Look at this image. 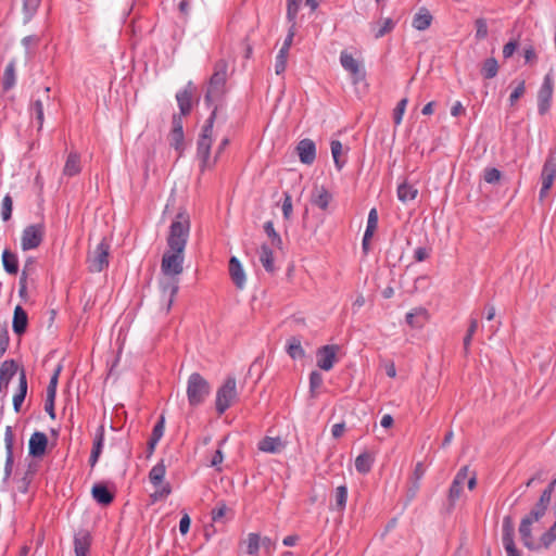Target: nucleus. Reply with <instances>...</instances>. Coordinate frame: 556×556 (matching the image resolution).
<instances>
[{
	"label": "nucleus",
	"mask_w": 556,
	"mask_h": 556,
	"mask_svg": "<svg viewBox=\"0 0 556 556\" xmlns=\"http://www.w3.org/2000/svg\"><path fill=\"white\" fill-rule=\"evenodd\" d=\"M18 374V389L15 395L13 396V408L16 413L21 412V407L26 397L28 388L25 369L22 368Z\"/></svg>",
	"instance_id": "393cba45"
},
{
	"label": "nucleus",
	"mask_w": 556,
	"mask_h": 556,
	"mask_svg": "<svg viewBox=\"0 0 556 556\" xmlns=\"http://www.w3.org/2000/svg\"><path fill=\"white\" fill-rule=\"evenodd\" d=\"M229 275L231 277L232 282L239 289H242L245 285V274L242 268L241 263L236 256H231L229 260Z\"/></svg>",
	"instance_id": "b1692460"
},
{
	"label": "nucleus",
	"mask_w": 556,
	"mask_h": 556,
	"mask_svg": "<svg viewBox=\"0 0 556 556\" xmlns=\"http://www.w3.org/2000/svg\"><path fill=\"white\" fill-rule=\"evenodd\" d=\"M260 262L267 273L275 271L274 253L267 244H262L260 249Z\"/></svg>",
	"instance_id": "473e14b6"
},
{
	"label": "nucleus",
	"mask_w": 556,
	"mask_h": 556,
	"mask_svg": "<svg viewBox=\"0 0 556 556\" xmlns=\"http://www.w3.org/2000/svg\"><path fill=\"white\" fill-rule=\"evenodd\" d=\"M525 92H526V80L521 79L517 83L516 87L514 88V90L511 91V93L509 96V105L515 106L517 101L521 97H523Z\"/></svg>",
	"instance_id": "3c124183"
},
{
	"label": "nucleus",
	"mask_w": 556,
	"mask_h": 556,
	"mask_svg": "<svg viewBox=\"0 0 556 556\" xmlns=\"http://www.w3.org/2000/svg\"><path fill=\"white\" fill-rule=\"evenodd\" d=\"M541 174L547 175L554 179L556 178V156H555L554 150L549 151V153L544 162V165L542 167Z\"/></svg>",
	"instance_id": "a18cd8bd"
},
{
	"label": "nucleus",
	"mask_w": 556,
	"mask_h": 556,
	"mask_svg": "<svg viewBox=\"0 0 556 556\" xmlns=\"http://www.w3.org/2000/svg\"><path fill=\"white\" fill-rule=\"evenodd\" d=\"M281 447L279 438L265 437L258 442V450L265 453H278Z\"/></svg>",
	"instance_id": "e433bc0d"
},
{
	"label": "nucleus",
	"mask_w": 556,
	"mask_h": 556,
	"mask_svg": "<svg viewBox=\"0 0 556 556\" xmlns=\"http://www.w3.org/2000/svg\"><path fill=\"white\" fill-rule=\"evenodd\" d=\"M332 200L331 193L324 187H315L312 192L311 203L323 211H326Z\"/></svg>",
	"instance_id": "a878e982"
},
{
	"label": "nucleus",
	"mask_w": 556,
	"mask_h": 556,
	"mask_svg": "<svg viewBox=\"0 0 556 556\" xmlns=\"http://www.w3.org/2000/svg\"><path fill=\"white\" fill-rule=\"evenodd\" d=\"M339 349L340 348L337 344H329L319 348L317 351V366L325 371L331 370L337 361V353Z\"/></svg>",
	"instance_id": "9b49d317"
},
{
	"label": "nucleus",
	"mask_w": 556,
	"mask_h": 556,
	"mask_svg": "<svg viewBox=\"0 0 556 556\" xmlns=\"http://www.w3.org/2000/svg\"><path fill=\"white\" fill-rule=\"evenodd\" d=\"M476 25V39L482 40L488 36V24L486 21L482 17L477 18L475 22Z\"/></svg>",
	"instance_id": "bf43d9fd"
},
{
	"label": "nucleus",
	"mask_w": 556,
	"mask_h": 556,
	"mask_svg": "<svg viewBox=\"0 0 556 556\" xmlns=\"http://www.w3.org/2000/svg\"><path fill=\"white\" fill-rule=\"evenodd\" d=\"M478 327H479L478 319L470 318L469 327H468L467 332L463 340L464 353L466 356L469 354L472 337L476 333Z\"/></svg>",
	"instance_id": "c03bdc74"
},
{
	"label": "nucleus",
	"mask_w": 556,
	"mask_h": 556,
	"mask_svg": "<svg viewBox=\"0 0 556 556\" xmlns=\"http://www.w3.org/2000/svg\"><path fill=\"white\" fill-rule=\"evenodd\" d=\"M211 393L208 381L199 372H192L187 382V397L191 407L203 404Z\"/></svg>",
	"instance_id": "20e7f679"
},
{
	"label": "nucleus",
	"mask_w": 556,
	"mask_h": 556,
	"mask_svg": "<svg viewBox=\"0 0 556 556\" xmlns=\"http://www.w3.org/2000/svg\"><path fill=\"white\" fill-rule=\"evenodd\" d=\"M41 0H23L24 22H29L36 14Z\"/></svg>",
	"instance_id": "49530a36"
},
{
	"label": "nucleus",
	"mask_w": 556,
	"mask_h": 556,
	"mask_svg": "<svg viewBox=\"0 0 556 556\" xmlns=\"http://www.w3.org/2000/svg\"><path fill=\"white\" fill-rule=\"evenodd\" d=\"M332 500L334 504H330V509L343 513L348 502V486L345 484L337 486L332 493Z\"/></svg>",
	"instance_id": "c85d7f7f"
},
{
	"label": "nucleus",
	"mask_w": 556,
	"mask_h": 556,
	"mask_svg": "<svg viewBox=\"0 0 556 556\" xmlns=\"http://www.w3.org/2000/svg\"><path fill=\"white\" fill-rule=\"evenodd\" d=\"M30 112L35 115V118L38 123V130H41L43 121H45V114H43V104L41 100H35L30 104Z\"/></svg>",
	"instance_id": "09e8293b"
},
{
	"label": "nucleus",
	"mask_w": 556,
	"mask_h": 556,
	"mask_svg": "<svg viewBox=\"0 0 556 556\" xmlns=\"http://www.w3.org/2000/svg\"><path fill=\"white\" fill-rule=\"evenodd\" d=\"M4 441H5L7 457H5L3 480L7 481L12 475V469H13V464H14V455H13L14 434H13L12 428L10 426H8L5 429Z\"/></svg>",
	"instance_id": "6ab92c4d"
},
{
	"label": "nucleus",
	"mask_w": 556,
	"mask_h": 556,
	"mask_svg": "<svg viewBox=\"0 0 556 556\" xmlns=\"http://www.w3.org/2000/svg\"><path fill=\"white\" fill-rule=\"evenodd\" d=\"M194 89L193 84L189 81L182 90L176 93V100L180 111L179 115L181 117L189 115L192 110V96Z\"/></svg>",
	"instance_id": "dca6fc26"
},
{
	"label": "nucleus",
	"mask_w": 556,
	"mask_h": 556,
	"mask_svg": "<svg viewBox=\"0 0 556 556\" xmlns=\"http://www.w3.org/2000/svg\"><path fill=\"white\" fill-rule=\"evenodd\" d=\"M13 200L10 194H7L2 200L1 205V217L4 222H8L12 216Z\"/></svg>",
	"instance_id": "603ef678"
},
{
	"label": "nucleus",
	"mask_w": 556,
	"mask_h": 556,
	"mask_svg": "<svg viewBox=\"0 0 556 556\" xmlns=\"http://www.w3.org/2000/svg\"><path fill=\"white\" fill-rule=\"evenodd\" d=\"M417 188L407 182H403L397 187V198L402 202L412 201L417 197Z\"/></svg>",
	"instance_id": "ea45409f"
},
{
	"label": "nucleus",
	"mask_w": 556,
	"mask_h": 556,
	"mask_svg": "<svg viewBox=\"0 0 556 556\" xmlns=\"http://www.w3.org/2000/svg\"><path fill=\"white\" fill-rule=\"evenodd\" d=\"M464 485L459 484L458 482L453 481L450 490H448V503L451 506H454L456 501L459 500L462 492H463Z\"/></svg>",
	"instance_id": "5fc2aeb1"
},
{
	"label": "nucleus",
	"mask_w": 556,
	"mask_h": 556,
	"mask_svg": "<svg viewBox=\"0 0 556 556\" xmlns=\"http://www.w3.org/2000/svg\"><path fill=\"white\" fill-rule=\"evenodd\" d=\"M288 55H289L288 52L280 51V50H279L278 54L276 55L275 73L277 75H281L285 73V71L287 68Z\"/></svg>",
	"instance_id": "864d4df0"
},
{
	"label": "nucleus",
	"mask_w": 556,
	"mask_h": 556,
	"mask_svg": "<svg viewBox=\"0 0 556 556\" xmlns=\"http://www.w3.org/2000/svg\"><path fill=\"white\" fill-rule=\"evenodd\" d=\"M81 170L80 155L77 152H71L66 159L63 174L68 177L78 175Z\"/></svg>",
	"instance_id": "7c9ffc66"
},
{
	"label": "nucleus",
	"mask_w": 556,
	"mask_h": 556,
	"mask_svg": "<svg viewBox=\"0 0 556 556\" xmlns=\"http://www.w3.org/2000/svg\"><path fill=\"white\" fill-rule=\"evenodd\" d=\"M340 63L342 67L352 75L355 84L365 78V71L362 68L361 63L348 51L341 52Z\"/></svg>",
	"instance_id": "2eb2a0df"
},
{
	"label": "nucleus",
	"mask_w": 556,
	"mask_h": 556,
	"mask_svg": "<svg viewBox=\"0 0 556 556\" xmlns=\"http://www.w3.org/2000/svg\"><path fill=\"white\" fill-rule=\"evenodd\" d=\"M264 231L268 236V238L271 240V243L277 247L281 248L282 240L280 235L275 230L274 223L271 220H268L264 224Z\"/></svg>",
	"instance_id": "8fccbe9b"
},
{
	"label": "nucleus",
	"mask_w": 556,
	"mask_h": 556,
	"mask_svg": "<svg viewBox=\"0 0 556 556\" xmlns=\"http://www.w3.org/2000/svg\"><path fill=\"white\" fill-rule=\"evenodd\" d=\"M541 543L545 548H548L556 540V521L554 525L541 535Z\"/></svg>",
	"instance_id": "6e6d98bb"
},
{
	"label": "nucleus",
	"mask_w": 556,
	"mask_h": 556,
	"mask_svg": "<svg viewBox=\"0 0 556 556\" xmlns=\"http://www.w3.org/2000/svg\"><path fill=\"white\" fill-rule=\"evenodd\" d=\"M429 312L420 306L408 312L405 316V320L412 328L420 329L429 320Z\"/></svg>",
	"instance_id": "4be33fe9"
},
{
	"label": "nucleus",
	"mask_w": 556,
	"mask_h": 556,
	"mask_svg": "<svg viewBox=\"0 0 556 556\" xmlns=\"http://www.w3.org/2000/svg\"><path fill=\"white\" fill-rule=\"evenodd\" d=\"M296 151L303 164H312L316 157V146L311 139H303L298 143Z\"/></svg>",
	"instance_id": "412c9836"
},
{
	"label": "nucleus",
	"mask_w": 556,
	"mask_h": 556,
	"mask_svg": "<svg viewBox=\"0 0 556 556\" xmlns=\"http://www.w3.org/2000/svg\"><path fill=\"white\" fill-rule=\"evenodd\" d=\"M92 542L90 532L86 529H80L74 535V552L75 556H87Z\"/></svg>",
	"instance_id": "a211bd4d"
},
{
	"label": "nucleus",
	"mask_w": 556,
	"mask_h": 556,
	"mask_svg": "<svg viewBox=\"0 0 556 556\" xmlns=\"http://www.w3.org/2000/svg\"><path fill=\"white\" fill-rule=\"evenodd\" d=\"M48 437L46 433L36 431L31 434L28 442V454L31 457H42L47 451Z\"/></svg>",
	"instance_id": "f3484780"
},
{
	"label": "nucleus",
	"mask_w": 556,
	"mask_h": 556,
	"mask_svg": "<svg viewBox=\"0 0 556 556\" xmlns=\"http://www.w3.org/2000/svg\"><path fill=\"white\" fill-rule=\"evenodd\" d=\"M502 177L501 170L495 167H489L484 169L483 178L488 184H496Z\"/></svg>",
	"instance_id": "13d9d810"
},
{
	"label": "nucleus",
	"mask_w": 556,
	"mask_h": 556,
	"mask_svg": "<svg viewBox=\"0 0 556 556\" xmlns=\"http://www.w3.org/2000/svg\"><path fill=\"white\" fill-rule=\"evenodd\" d=\"M295 31H296V26L290 25V27L288 29L287 37L283 40V45L280 48V51H285V52L289 53L290 47L292 46L293 38L295 36Z\"/></svg>",
	"instance_id": "338daca9"
},
{
	"label": "nucleus",
	"mask_w": 556,
	"mask_h": 556,
	"mask_svg": "<svg viewBox=\"0 0 556 556\" xmlns=\"http://www.w3.org/2000/svg\"><path fill=\"white\" fill-rule=\"evenodd\" d=\"M282 214L286 219H290L292 214V197L289 192L283 193Z\"/></svg>",
	"instance_id": "69168bd1"
},
{
	"label": "nucleus",
	"mask_w": 556,
	"mask_h": 556,
	"mask_svg": "<svg viewBox=\"0 0 556 556\" xmlns=\"http://www.w3.org/2000/svg\"><path fill=\"white\" fill-rule=\"evenodd\" d=\"M14 85H15V61L12 60L9 62V64L7 65V67L4 70V73H3L2 89H3V91H9L10 89L13 88Z\"/></svg>",
	"instance_id": "4c0bfd02"
},
{
	"label": "nucleus",
	"mask_w": 556,
	"mask_h": 556,
	"mask_svg": "<svg viewBox=\"0 0 556 556\" xmlns=\"http://www.w3.org/2000/svg\"><path fill=\"white\" fill-rule=\"evenodd\" d=\"M303 0H287V20L296 26V16Z\"/></svg>",
	"instance_id": "de8ad7c7"
},
{
	"label": "nucleus",
	"mask_w": 556,
	"mask_h": 556,
	"mask_svg": "<svg viewBox=\"0 0 556 556\" xmlns=\"http://www.w3.org/2000/svg\"><path fill=\"white\" fill-rule=\"evenodd\" d=\"M218 106L214 105L213 111L211 112L208 118L205 122V125L202 128V131L199 136L197 143V156L201 161V170L203 172L205 168L212 167L216 162L223 151L228 147L229 139L224 138L216 150V154L213 161H211V147L213 143V126L217 115Z\"/></svg>",
	"instance_id": "f03ea898"
},
{
	"label": "nucleus",
	"mask_w": 556,
	"mask_h": 556,
	"mask_svg": "<svg viewBox=\"0 0 556 556\" xmlns=\"http://www.w3.org/2000/svg\"><path fill=\"white\" fill-rule=\"evenodd\" d=\"M237 381L233 376H228L216 392L215 408L218 415H223L237 399Z\"/></svg>",
	"instance_id": "39448f33"
},
{
	"label": "nucleus",
	"mask_w": 556,
	"mask_h": 556,
	"mask_svg": "<svg viewBox=\"0 0 556 556\" xmlns=\"http://www.w3.org/2000/svg\"><path fill=\"white\" fill-rule=\"evenodd\" d=\"M2 263L4 270L10 275H16L18 271V260L15 253L5 249L2 253Z\"/></svg>",
	"instance_id": "2f4dec72"
},
{
	"label": "nucleus",
	"mask_w": 556,
	"mask_h": 556,
	"mask_svg": "<svg viewBox=\"0 0 556 556\" xmlns=\"http://www.w3.org/2000/svg\"><path fill=\"white\" fill-rule=\"evenodd\" d=\"M556 485V479L553 480L542 492L538 503L530 510L528 515H526L531 520L539 521L546 513L547 507L551 503L552 494L554 492Z\"/></svg>",
	"instance_id": "1a4fd4ad"
},
{
	"label": "nucleus",
	"mask_w": 556,
	"mask_h": 556,
	"mask_svg": "<svg viewBox=\"0 0 556 556\" xmlns=\"http://www.w3.org/2000/svg\"><path fill=\"white\" fill-rule=\"evenodd\" d=\"M10 344V334L7 327L0 329V358L4 355Z\"/></svg>",
	"instance_id": "0e129e2a"
},
{
	"label": "nucleus",
	"mask_w": 556,
	"mask_h": 556,
	"mask_svg": "<svg viewBox=\"0 0 556 556\" xmlns=\"http://www.w3.org/2000/svg\"><path fill=\"white\" fill-rule=\"evenodd\" d=\"M18 371V364L15 359H5L0 365V394L7 395L9 383Z\"/></svg>",
	"instance_id": "4468645a"
},
{
	"label": "nucleus",
	"mask_w": 556,
	"mask_h": 556,
	"mask_svg": "<svg viewBox=\"0 0 556 556\" xmlns=\"http://www.w3.org/2000/svg\"><path fill=\"white\" fill-rule=\"evenodd\" d=\"M228 510L227 505L224 501L217 503L216 507L212 510V520L218 522L226 515Z\"/></svg>",
	"instance_id": "052dcab7"
},
{
	"label": "nucleus",
	"mask_w": 556,
	"mask_h": 556,
	"mask_svg": "<svg viewBox=\"0 0 556 556\" xmlns=\"http://www.w3.org/2000/svg\"><path fill=\"white\" fill-rule=\"evenodd\" d=\"M28 326L27 312L21 306L16 305L13 313L12 328L15 334L23 336Z\"/></svg>",
	"instance_id": "5701e85b"
},
{
	"label": "nucleus",
	"mask_w": 556,
	"mask_h": 556,
	"mask_svg": "<svg viewBox=\"0 0 556 556\" xmlns=\"http://www.w3.org/2000/svg\"><path fill=\"white\" fill-rule=\"evenodd\" d=\"M374 463L372 456L368 452L359 454L355 459V468L359 473H368Z\"/></svg>",
	"instance_id": "58836bf2"
},
{
	"label": "nucleus",
	"mask_w": 556,
	"mask_h": 556,
	"mask_svg": "<svg viewBox=\"0 0 556 556\" xmlns=\"http://www.w3.org/2000/svg\"><path fill=\"white\" fill-rule=\"evenodd\" d=\"M406 105H407V99L406 98L402 99L396 104V108L394 109V113H393V121H394V123L396 125L401 124L402 118H403V114H404L405 109H406Z\"/></svg>",
	"instance_id": "e2e57ef3"
},
{
	"label": "nucleus",
	"mask_w": 556,
	"mask_h": 556,
	"mask_svg": "<svg viewBox=\"0 0 556 556\" xmlns=\"http://www.w3.org/2000/svg\"><path fill=\"white\" fill-rule=\"evenodd\" d=\"M324 378L323 375L316 370L312 371L309 375V391L314 393L317 389H319L323 384Z\"/></svg>",
	"instance_id": "680f3d73"
},
{
	"label": "nucleus",
	"mask_w": 556,
	"mask_h": 556,
	"mask_svg": "<svg viewBox=\"0 0 556 556\" xmlns=\"http://www.w3.org/2000/svg\"><path fill=\"white\" fill-rule=\"evenodd\" d=\"M534 521L525 516L521 519L520 526H519V534L521 538V541L523 545L529 549H535L536 546L534 544L533 538H532V531L531 526Z\"/></svg>",
	"instance_id": "cd10ccee"
},
{
	"label": "nucleus",
	"mask_w": 556,
	"mask_h": 556,
	"mask_svg": "<svg viewBox=\"0 0 556 556\" xmlns=\"http://www.w3.org/2000/svg\"><path fill=\"white\" fill-rule=\"evenodd\" d=\"M243 544L245 545L247 554L255 556L261 547V536L257 533H249Z\"/></svg>",
	"instance_id": "37998d69"
},
{
	"label": "nucleus",
	"mask_w": 556,
	"mask_h": 556,
	"mask_svg": "<svg viewBox=\"0 0 556 556\" xmlns=\"http://www.w3.org/2000/svg\"><path fill=\"white\" fill-rule=\"evenodd\" d=\"M396 22L391 17L380 18L378 22L370 24L371 30L374 31V37L376 39L382 38L383 36L390 34L394 27Z\"/></svg>",
	"instance_id": "c756f323"
},
{
	"label": "nucleus",
	"mask_w": 556,
	"mask_h": 556,
	"mask_svg": "<svg viewBox=\"0 0 556 556\" xmlns=\"http://www.w3.org/2000/svg\"><path fill=\"white\" fill-rule=\"evenodd\" d=\"M554 92V79L548 73L544 76L543 83L538 91V112L540 115H545L551 106Z\"/></svg>",
	"instance_id": "0eeeda50"
},
{
	"label": "nucleus",
	"mask_w": 556,
	"mask_h": 556,
	"mask_svg": "<svg viewBox=\"0 0 556 556\" xmlns=\"http://www.w3.org/2000/svg\"><path fill=\"white\" fill-rule=\"evenodd\" d=\"M331 154L333 157L334 165L338 170H341L346 163L345 159H342V143L339 140H332L330 142Z\"/></svg>",
	"instance_id": "a19ab883"
},
{
	"label": "nucleus",
	"mask_w": 556,
	"mask_h": 556,
	"mask_svg": "<svg viewBox=\"0 0 556 556\" xmlns=\"http://www.w3.org/2000/svg\"><path fill=\"white\" fill-rule=\"evenodd\" d=\"M103 444H104V427L100 426L97 429V432L94 434L92 450H91L90 457H89V464L91 467H94L96 464L98 463L99 457L103 450Z\"/></svg>",
	"instance_id": "bb28decb"
},
{
	"label": "nucleus",
	"mask_w": 556,
	"mask_h": 556,
	"mask_svg": "<svg viewBox=\"0 0 556 556\" xmlns=\"http://www.w3.org/2000/svg\"><path fill=\"white\" fill-rule=\"evenodd\" d=\"M165 472L166 466L164 464V460L161 459L156 465L152 467V469L149 472L150 482L155 486L160 485L164 480Z\"/></svg>",
	"instance_id": "c9c22d12"
},
{
	"label": "nucleus",
	"mask_w": 556,
	"mask_h": 556,
	"mask_svg": "<svg viewBox=\"0 0 556 556\" xmlns=\"http://www.w3.org/2000/svg\"><path fill=\"white\" fill-rule=\"evenodd\" d=\"M480 73L484 79H492L498 73V63L495 58H488L481 65Z\"/></svg>",
	"instance_id": "f704fd0d"
},
{
	"label": "nucleus",
	"mask_w": 556,
	"mask_h": 556,
	"mask_svg": "<svg viewBox=\"0 0 556 556\" xmlns=\"http://www.w3.org/2000/svg\"><path fill=\"white\" fill-rule=\"evenodd\" d=\"M287 353L292 359L301 358L304 356L305 352L299 338L292 337L288 340Z\"/></svg>",
	"instance_id": "79ce46f5"
},
{
	"label": "nucleus",
	"mask_w": 556,
	"mask_h": 556,
	"mask_svg": "<svg viewBox=\"0 0 556 556\" xmlns=\"http://www.w3.org/2000/svg\"><path fill=\"white\" fill-rule=\"evenodd\" d=\"M45 235V227L41 224L27 226L22 233V249L24 251L38 248Z\"/></svg>",
	"instance_id": "6e6552de"
},
{
	"label": "nucleus",
	"mask_w": 556,
	"mask_h": 556,
	"mask_svg": "<svg viewBox=\"0 0 556 556\" xmlns=\"http://www.w3.org/2000/svg\"><path fill=\"white\" fill-rule=\"evenodd\" d=\"M162 296L166 298V312H169L179 290V277L164 276L159 282Z\"/></svg>",
	"instance_id": "ddd939ff"
},
{
	"label": "nucleus",
	"mask_w": 556,
	"mask_h": 556,
	"mask_svg": "<svg viewBox=\"0 0 556 556\" xmlns=\"http://www.w3.org/2000/svg\"><path fill=\"white\" fill-rule=\"evenodd\" d=\"M110 243L103 238L92 252L88 253L87 265L90 273H101L109 266Z\"/></svg>",
	"instance_id": "423d86ee"
},
{
	"label": "nucleus",
	"mask_w": 556,
	"mask_h": 556,
	"mask_svg": "<svg viewBox=\"0 0 556 556\" xmlns=\"http://www.w3.org/2000/svg\"><path fill=\"white\" fill-rule=\"evenodd\" d=\"M515 527L511 516H505L502 526V541L508 556H521L514 542Z\"/></svg>",
	"instance_id": "9d476101"
},
{
	"label": "nucleus",
	"mask_w": 556,
	"mask_h": 556,
	"mask_svg": "<svg viewBox=\"0 0 556 556\" xmlns=\"http://www.w3.org/2000/svg\"><path fill=\"white\" fill-rule=\"evenodd\" d=\"M190 216L186 210L179 211L169 226L168 250L161 262L163 276L179 277L184 271V252L190 233Z\"/></svg>",
	"instance_id": "f257e3e1"
},
{
	"label": "nucleus",
	"mask_w": 556,
	"mask_h": 556,
	"mask_svg": "<svg viewBox=\"0 0 556 556\" xmlns=\"http://www.w3.org/2000/svg\"><path fill=\"white\" fill-rule=\"evenodd\" d=\"M228 63L225 59H219L214 64V71L208 80V86L204 94V101L212 105L220 100L226 91Z\"/></svg>",
	"instance_id": "7ed1b4c3"
},
{
	"label": "nucleus",
	"mask_w": 556,
	"mask_h": 556,
	"mask_svg": "<svg viewBox=\"0 0 556 556\" xmlns=\"http://www.w3.org/2000/svg\"><path fill=\"white\" fill-rule=\"evenodd\" d=\"M184 123L180 115L174 114L172 119V130L168 135L170 147H173L179 155L184 151Z\"/></svg>",
	"instance_id": "f8f14e48"
},
{
	"label": "nucleus",
	"mask_w": 556,
	"mask_h": 556,
	"mask_svg": "<svg viewBox=\"0 0 556 556\" xmlns=\"http://www.w3.org/2000/svg\"><path fill=\"white\" fill-rule=\"evenodd\" d=\"M92 498L102 506H109L114 501V493L109 490L105 483H94L91 489Z\"/></svg>",
	"instance_id": "aec40b11"
},
{
	"label": "nucleus",
	"mask_w": 556,
	"mask_h": 556,
	"mask_svg": "<svg viewBox=\"0 0 556 556\" xmlns=\"http://www.w3.org/2000/svg\"><path fill=\"white\" fill-rule=\"evenodd\" d=\"M432 15L427 9H421L413 18V27L417 30H426L430 27Z\"/></svg>",
	"instance_id": "72a5a7b5"
},
{
	"label": "nucleus",
	"mask_w": 556,
	"mask_h": 556,
	"mask_svg": "<svg viewBox=\"0 0 556 556\" xmlns=\"http://www.w3.org/2000/svg\"><path fill=\"white\" fill-rule=\"evenodd\" d=\"M431 249L427 247H418L414 252V260L416 262H424L429 258Z\"/></svg>",
	"instance_id": "774afa93"
},
{
	"label": "nucleus",
	"mask_w": 556,
	"mask_h": 556,
	"mask_svg": "<svg viewBox=\"0 0 556 556\" xmlns=\"http://www.w3.org/2000/svg\"><path fill=\"white\" fill-rule=\"evenodd\" d=\"M164 429H165V418L163 415H161L159 420L156 421V424L153 427L150 439L160 441L164 434Z\"/></svg>",
	"instance_id": "4d7b16f0"
}]
</instances>
